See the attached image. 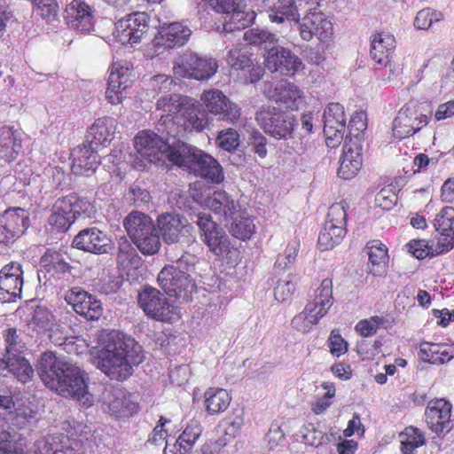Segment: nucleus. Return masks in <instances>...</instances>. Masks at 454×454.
I'll return each instance as SVG.
<instances>
[{
    "label": "nucleus",
    "instance_id": "nucleus-18",
    "mask_svg": "<svg viewBox=\"0 0 454 454\" xmlns=\"http://www.w3.org/2000/svg\"><path fill=\"white\" fill-rule=\"evenodd\" d=\"M191 35V28L181 22L163 24L153 40V46L155 51L180 48L188 43Z\"/></svg>",
    "mask_w": 454,
    "mask_h": 454
},
{
    "label": "nucleus",
    "instance_id": "nucleus-22",
    "mask_svg": "<svg viewBox=\"0 0 454 454\" xmlns=\"http://www.w3.org/2000/svg\"><path fill=\"white\" fill-rule=\"evenodd\" d=\"M3 224L0 226V244L9 245L27 227L28 216L21 207L9 208L3 215Z\"/></svg>",
    "mask_w": 454,
    "mask_h": 454
},
{
    "label": "nucleus",
    "instance_id": "nucleus-57",
    "mask_svg": "<svg viewBox=\"0 0 454 454\" xmlns=\"http://www.w3.org/2000/svg\"><path fill=\"white\" fill-rule=\"evenodd\" d=\"M5 342L4 355L23 352L25 342L21 338V331L15 327H8L3 333Z\"/></svg>",
    "mask_w": 454,
    "mask_h": 454
},
{
    "label": "nucleus",
    "instance_id": "nucleus-15",
    "mask_svg": "<svg viewBox=\"0 0 454 454\" xmlns=\"http://www.w3.org/2000/svg\"><path fill=\"white\" fill-rule=\"evenodd\" d=\"M156 223L163 241L167 244L180 242L182 239L191 236L193 230L184 216L176 213L160 215Z\"/></svg>",
    "mask_w": 454,
    "mask_h": 454
},
{
    "label": "nucleus",
    "instance_id": "nucleus-2",
    "mask_svg": "<svg viewBox=\"0 0 454 454\" xmlns=\"http://www.w3.org/2000/svg\"><path fill=\"white\" fill-rule=\"evenodd\" d=\"M156 108L167 114L161 116L164 123L171 121L176 125V131H168L173 137L185 132H201L208 126V118L199 102L191 97L181 94H169L160 98Z\"/></svg>",
    "mask_w": 454,
    "mask_h": 454
},
{
    "label": "nucleus",
    "instance_id": "nucleus-62",
    "mask_svg": "<svg viewBox=\"0 0 454 454\" xmlns=\"http://www.w3.org/2000/svg\"><path fill=\"white\" fill-rule=\"evenodd\" d=\"M327 346L330 353L335 357H340L348 350V344L341 336L338 329L332 330L327 340Z\"/></svg>",
    "mask_w": 454,
    "mask_h": 454
},
{
    "label": "nucleus",
    "instance_id": "nucleus-16",
    "mask_svg": "<svg viewBox=\"0 0 454 454\" xmlns=\"http://www.w3.org/2000/svg\"><path fill=\"white\" fill-rule=\"evenodd\" d=\"M64 299L77 314L88 320H98L103 314L101 301L80 286L67 290Z\"/></svg>",
    "mask_w": 454,
    "mask_h": 454
},
{
    "label": "nucleus",
    "instance_id": "nucleus-64",
    "mask_svg": "<svg viewBox=\"0 0 454 454\" xmlns=\"http://www.w3.org/2000/svg\"><path fill=\"white\" fill-rule=\"evenodd\" d=\"M345 129L346 128H335V126L324 124V134L327 147L331 149L337 148L343 140Z\"/></svg>",
    "mask_w": 454,
    "mask_h": 454
},
{
    "label": "nucleus",
    "instance_id": "nucleus-10",
    "mask_svg": "<svg viewBox=\"0 0 454 454\" xmlns=\"http://www.w3.org/2000/svg\"><path fill=\"white\" fill-rule=\"evenodd\" d=\"M217 67V63L213 59H203L196 54L188 53L180 56L175 61L173 72L177 78L207 80L215 74Z\"/></svg>",
    "mask_w": 454,
    "mask_h": 454
},
{
    "label": "nucleus",
    "instance_id": "nucleus-29",
    "mask_svg": "<svg viewBox=\"0 0 454 454\" xmlns=\"http://www.w3.org/2000/svg\"><path fill=\"white\" fill-rule=\"evenodd\" d=\"M368 255V269L375 277H382L387 274L389 262L388 249L379 239H372L366 243L364 247Z\"/></svg>",
    "mask_w": 454,
    "mask_h": 454
},
{
    "label": "nucleus",
    "instance_id": "nucleus-30",
    "mask_svg": "<svg viewBox=\"0 0 454 454\" xmlns=\"http://www.w3.org/2000/svg\"><path fill=\"white\" fill-rule=\"evenodd\" d=\"M434 227L445 247L442 251H450L454 247V207H443L434 217Z\"/></svg>",
    "mask_w": 454,
    "mask_h": 454
},
{
    "label": "nucleus",
    "instance_id": "nucleus-38",
    "mask_svg": "<svg viewBox=\"0 0 454 454\" xmlns=\"http://www.w3.org/2000/svg\"><path fill=\"white\" fill-rule=\"evenodd\" d=\"M256 18L253 10H247L246 4L238 8L227 16H223V28L224 32L231 33L236 30H242L251 26Z\"/></svg>",
    "mask_w": 454,
    "mask_h": 454
},
{
    "label": "nucleus",
    "instance_id": "nucleus-59",
    "mask_svg": "<svg viewBox=\"0 0 454 454\" xmlns=\"http://www.w3.org/2000/svg\"><path fill=\"white\" fill-rule=\"evenodd\" d=\"M32 10L35 15L46 20H54L59 12L56 0H32Z\"/></svg>",
    "mask_w": 454,
    "mask_h": 454
},
{
    "label": "nucleus",
    "instance_id": "nucleus-24",
    "mask_svg": "<svg viewBox=\"0 0 454 454\" xmlns=\"http://www.w3.org/2000/svg\"><path fill=\"white\" fill-rule=\"evenodd\" d=\"M130 71L120 63H114L110 68L106 98L109 103L117 105L126 97V90L131 84Z\"/></svg>",
    "mask_w": 454,
    "mask_h": 454
},
{
    "label": "nucleus",
    "instance_id": "nucleus-27",
    "mask_svg": "<svg viewBox=\"0 0 454 454\" xmlns=\"http://www.w3.org/2000/svg\"><path fill=\"white\" fill-rule=\"evenodd\" d=\"M72 172L76 176H90L100 164L98 152L91 144H82L74 148Z\"/></svg>",
    "mask_w": 454,
    "mask_h": 454
},
{
    "label": "nucleus",
    "instance_id": "nucleus-23",
    "mask_svg": "<svg viewBox=\"0 0 454 454\" xmlns=\"http://www.w3.org/2000/svg\"><path fill=\"white\" fill-rule=\"evenodd\" d=\"M362 145L350 139L346 142L340 157L337 175L344 180H351L357 176L363 165Z\"/></svg>",
    "mask_w": 454,
    "mask_h": 454
},
{
    "label": "nucleus",
    "instance_id": "nucleus-26",
    "mask_svg": "<svg viewBox=\"0 0 454 454\" xmlns=\"http://www.w3.org/2000/svg\"><path fill=\"white\" fill-rule=\"evenodd\" d=\"M395 47V38L388 31H376L370 36V56L379 65L387 67L390 63Z\"/></svg>",
    "mask_w": 454,
    "mask_h": 454
},
{
    "label": "nucleus",
    "instance_id": "nucleus-49",
    "mask_svg": "<svg viewBox=\"0 0 454 454\" xmlns=\"http://www.w3.org/2000/svg\"><path fill=\"white\" fill-rule=\"evenodd\" d=\"M227 98L220 90L209 89L201 93L200 99L206 110L215 116L216 113H220L219 110H222L221 105L223 104L225 106L224 100Z\"/></svg>",
    "mask_w": 454,
    "mask_h": 454
},
{
    "label": "nucleus",
    "instance_id": "nucleus-54",
    "mask_svg": "<svg viewBox=\"0 0 454 454\" xmlns=\"http://www.w3.org/2000/svg\"><path fill=\"white\" fill-rule=\"evenodd\" d=\"M21 439H15L10 433L0 434V454H28Z\"/></svg>",
    "mask_w": 454,
    "mask_h": 454
},
{
    "label": "nucleus",
    "instance_id": "nucleus-36",
    "mask_svg": "<svg viewBox=\"0 0 454 454\" xmlns=\"http://www.w3.org/2000/svg\"><path fill=\"white\" fill-rule=\"evenodd\" d=\"M64 203V207L73 215V219L76 221L79 217L91 218L96 215V207L94 202L85 197H82L75 192L69 193L59 198Z\"/></svg>",
    "mask_w": 454,
    "mask_h": 454
},
{
    "label": "nucleus",
    "instance_id": "nucleus-33",
    "mask_svg": "<svg viewBox=\"0 0 454 454\" xmlns=\"http://www.w3.org/2000/svg\"><path fill=\"white\" fill-rule=\"evenodd\" d=\"M117 128V121L114 118L104 116L98 118L90 128V136L92 145L106 146L114 139Z\"/></svg>",
    "mask_w": 454,
    "mask_h": 454
},
{
    "label": "nucleus",
    "instance_id": "nucleus-7",
    "mask_svg": "<svg viewBox=\"0 0 454 454\" xmlns=\"http://www.w3.org/2000/svg\"><path fill=\"white\" fill-rule=\"evenodd\" d=\"M138 303L148 317L157 321L173 324L181 317L177 308L156 288H145L139 293Z\"/></svg>",
    "mask_w": 454,
    "mask_h": 454
},
{
    "label": "nucleus",
    "instance_id": "nucleus-50",
    "mask_svg": "<svg viewBox=\"0 0 454 454\" xmlns=\"http://www.w3.org/2000/svg\"><path fill=\"white\" fill-rule=\"evenodd\" d=\"M133 243L144 255H153L159 252L161 247L160 237L155 229L149 231L148 234L142 235V237L133 240Z\"/></svg>",
    "mask_w": 454,
    "mask_h": 454
},
{
    "label": "nucleus",
    "instance_id": "nucleus-47",
    "mask_svg": "<svg viewBox=\"0 0 454 454\" xmlns=\"http://www.w3.org/2000/svg\"><path fill=\"white\" fill-rule=\"evenodd\" d=\"M399 438L403 454H415L416 449L426 442L423 432L413 426L406 427L399 434Z\"/></svg>",
    "mask_w": 454,
    "mask_h": 454
},
{
    "label": "nucleus",
    "instance_id": "nucleus-28",
    "mask_svg": "<svg viewBox=\"0 0 454 454\" xmlns=\"http://www.w3.org/2000/svg\"><path fill=\"white\" fill-rule=\"evenodd\" d=\"M66 22L74 29L90 31L93 26V12L82 0H73L64 11Z\"/></svg>",
    "mask_w": 454,
    "mask_h": 454
},
{
    "label": "nucleus",
    "instance_id": "nucleus-1",
    "mask_svg": "<svg viewBox=\"0 0 454 454\" xmlns=\"http://www.w3.org/2000/svg\"><path fill=\"white\" fill-rule=\"evenodd\" d=\"M37 372L43 384L50 389L66 397L79 401H89L88 378L78 366L58 357L53 352L41 355Z\"/></svg>",
    "mask_w": 454,
    "mask_h": 454
},
{
    "label": "nucleus",
    "instance_id": "nucleus-63",
    "mask_svg": "<svg viewBox=\"0 0 454 454\" xmlns=\"http://www.w3.org/2000/svg\"><path fill=\"white\" fill-rule=\"evenodd\" d=\"M397 201V195L390 187L382 188L375 196V205L383 210H390Z\"/></svg>",
    "mask_w": 454,
    "mask_h": 454
},
{
    "label": "nucleus",
    "instance_id": "nucleus-32",
    "mask_svg": "<svg viewBox=\"0 0 454 454\" xmlns=\"http://www.w3.org/2000/svg\"><path fill=\"white\" fill-rule=\"evenodd\" d=\"M206 206L220 221H228L238 213L239 205L225 191L218 190L206 200Z\"/></svg>",
    "mask_w": 454,
    "mask_h": 454
},
{
    "label": "nucleus",
    "instance_id": "nucleus-35",
    "mask_svg": "<svg viewBox=\"0 0 454 454\" xmlns=\"http://www.w3.org/2000/svg\"><path fill=\"white\" fill-rule=\"evenodd\" d=\"M123 226L133 241L142 235L148 234L149 231H153L155 224L148 215L132 211L125 217Z\"/></svg>",
    "mask_w": 454,
    "mask_h": 454
},
{
    "label": "nucleus",
    "instance_id": "nucleus-12",
    "mask_svg": "<svg viewBox=\"0 0 454 454\" xmlns=\"http://www.w3.org/2000/svg\"><path fill=\"white\" fill-rule=\"evenodd\" d=\"M134 145L137 153L148 160V161L157 164L166 160L170 162L169 153L172 150H180L170 146L159 135L148 131H139L134 139Z\"/></svg>",
    "mask_w": 454,
    "mask_h": 454
},
{
    "label": "nucleus",
    "instance_id": "nucleus-13",
    "mask_svg": "<svg viewBox=\"0 0 454 454\" xmlns=\"http://www.w3.org/2000/svg\"><path fill=\"white\" fill-rule=\"evenodd\" d=\"M264 66L272 73L283 75H294L303 69V63L289 48L273 45L264 55Z\"/></svg>",
    "mask_w": 454,
    "mask_h": 454
},
{
    "label": "nucleus",
    "instance_id": "nucleus-37",
    "mask_svg": "<svg viewBox=\"0 0 454 454\" xmlns=\"http://www.w3.org/2000/svg\"><path fill=\"white\" fill-rule=\"evenodd\" d=\"M21 147V142L17 137V131L12 127H0V159L6 162L13 161Z\"/></svg>",
    "mask_w": 454,
    "mask_h": 454
},
{
    "label": "nucleus",
    "instance_id": "nucleus-45",
    "mask_svg": "<svg viewBox=\"0 0 454 454\" xmlns=\"http://www.w3.org/2000/svg\"><path fill=\"white\" fill-rule=\"evenodd\" d=\"M271 22L283 23L285 20L299 21L300 14L294 0H278L269 14Z\"/></svg>",
    "mask_w": 454,
    "mask_h": 454
},
{
    "label": "nucleus",
    "instance_id": "nucleus-20",
    "mask_svg": "<svg viewBox=\"0 0 454 454\" xmlns=\"http://www.w3.org/2000/svg\"><path fill=\"white\" fill-rule=\"evenodd\" d=\"M23 287V270L20 263L11 262L0 270V300L15 301L20 298Z\"/></svg>",
    "mask_w": 454,
    "mask_h": 454
},
{
    "label": "nucleus",
    "instance_id": "nucleus-39",
    "mask_svg": "<svg viewBox=\"0 0 454 454\" xmlns=\"http://www.w3.org/2000/svg\"><path fill=\"white\" fill-rule=\"evenodd\" d=\"M276 102L284 104L291 110H297L303 100V92L295 84L289 82H280L275 88Z\"/></svg>",
    "mask_w": 454,
    "mask_h": 454
},
{
    "label": "nucleus",
    "instance_id": "nucleus-11",
    "mask_svg": "<svg viewBox=\"0 0 454 454\" xmlns=\"http://www.w3.org/2000/svg\"><path fill=\"white\" fill-rule=\"evenodd\" d=\"M150 16L145 12H136L115 23L114 35L121 44L133 45L141 41L149 29Z\"/></svg>",
    "mask_w": 454,
    "mask_h": 454
},
{
    "label": "nucleus",
    "instance_id": "nucleus-9",
    "mask_svg": "<svg viewBox=\"0 0 454 454\" xmlns=\"http://www.w3.org/2000/svg\"><path fill=\"white\" fill-rule=\"evenodd\" d=\"M255 120L265 133L281 139L291 137L296 120L275 106L262 107L256 113Z\"/></svg>",
    "mask_w": 454,
    "mask_h": 454
},
{
    "label": "nucleus",
    "instance_id": "nucleus-58",
    "mask_svg": "<svg viewBox=\"0 0 454 454\" xmlns=\"http://www.w3.org/2000/svg\"><path fill=\"white\" fill-rule=\"evenodd\" d=\"M383 316H372L369 318L360 320L355 326L356 332L362 337L367 338L374 335L380 326L387 323Z\"/></svg>",
    "mask_w": 454,
    "mask_h": 454
},
{
    "label": "nucleus",
    "instance_id": "nucleus-53",
    "mask_svg": "<svg viewBox=\"0 0 454 454\" xmlns=\"http://www.w3.org/2000/svg\"><path fill=\"white\" fill-rule=\"evenodd\" d=\"M244 40L251 45L262 46V44L275 45L278 42V36L267 30L259 28H251L244 33Z\"/></svg>",
    "mask_w": 454,
    "mask_h": 454
},
{
    "label": "nucleus",
    "instance_id": "nucleus-25",
    "mask_svg": "<svg viewBox=\"0 0 454 454\" xmlns=\"http://www.w3.org/2000/svg\"><path fill=\"white\" fill-rule=\"evenodd\" d=\"M451 403L445 399H434L427 403L425 420L429 429L436 434H442L450 425Z\"/></svg>",
    "mask_w": 454,
    "mask_h": 454
},
{
    "label": "nucleus",
    "instance_id": "nucleus-52",
    "mask_svg": "<svg viewBox=\"0 0 454 454\" xmlns=\"http://www.w3.org/2000/svg\"><path fill=\"white\" fill-rule=\"evenodd\" d=\"M324 124L346 128V115L344 107L340 103H330L324 112Z\"/></svg>",
    "mask_w": 454,
    "mask_h": 454
},
{
    "label": "nucleus",
    "instance_id": "nucleus-55",
    "mask_svg": "<svg viewBox=\"0 0 454 454\" xmlns=\"http://www.w3.org/2000/svg\"><path fill=\"white\" fill-rule=\"evenodd\" d=\"M348 204L345 200L333 204L327 212L326 224L347 228Z\"/></svg>",
    "mask_w": 454,
    "mask_h": 454
},
{
    "label": "nucleus",
    "instance_id": "nucleus-4",
    "mask_svg": "<svg viewBox=\"0 0 454 454\" xmlns=\"http://www.w3.org/2000/svg\"><path fill=\"white\" fill-rule=\"evenodd\" d=\"M170 163L183 168L189 173L201 177L211 184H221L224 179L223 169L211 155L196 147L172 150Z\"/></svg>",
    "mask_w": 454,
    "mask_h": 454
},
{
    "label": "nucleus",
    "instance_id": "nucleus-17",
    "mask_svg": "<svg viewBox=\"0 0 454 454\" xmlns=\"http://www.w3.org/2000/svg\"><path fill=\"white\" fill-rule=\"evenodd\" d=\"M299 32L304 41H310L317 36L321 42H328L333 35L331 20L320 11H310L299 23Z\"/></svg>",
    "mask_w": 454,
    "mask_h": 454
},
{
    "label": "nucleus",
    "instance_id": "nucleus-46",
    "mask_svg": "<svg viewBox=\"0 0 454 454\" xmlns=\"http://www.w3.org/2000/svg\"><path fill=\"white\" fill-rule=\"evenodd\" d=\"M406 247L408 252L419 260H423L427 257H434L448 252L442 251L444 247L443 244L439 239L435 246H430L426 239H411L407 243Z\"/></svg>",
    "mask_w": 454,
    "mask_h": 454
},
{
    "label": "nucleus",
    "instance_id": "nucleus-3",
    "mask_svg": "<svg viewBox=\"0 0 454 454\" xmlns=\"http://www.w3.org/2000/svg\"><path fill=\"white\" fill-rule=\"evenodd\" d=\"M100 341L104 349L99 356L98 368L111 380H127L132 374L129 348L134 344V339L114 330L101 333Z\"/></svg>",
    "mask_w": 454,
    "mask_h": 454
},
{
    "label": "nucleus",
    "instance_id": "nucleus-43",
    "mask_svg": "<svg viewBox=\"0 0 454 454\" xmlns=\"http://www.w3.org/2000/svg\"><path fill=\"white\" fill-rule=\"evenodd\" d=\"M347 234V228L325 223L317 239V247L321 251L332 250L340 244Z\"/></svg>",
    "mask_w": 454,
    "mask_h": 454
},
{
    "label": "nucleus",
    "instance_id": "nucleus-40",
    "mask_svg": "<svg viewBox=\"0 0 454 454\" xmlns=\"http://www.w3.org/2000/svg\"><path fill=\"white\" fill-rule=\"evenodd\" d=\"M56 317L49 309L43 306H36L27 322V325L37 335L44 336L47 332L56 325Z\"/></svg>",
    "mask_w": 454,
    "mask_h": 454
},
{
    "label": "nucleus",
    "instance_id": "nucleus-14",
    "mask_svg": "<svg viewBox=\"0 0 454 454\" xmlns=\"http://www.w3.org/2000/svg\"><path fill=\"white\" fill-rule=\"evenodd\" d=\"M227 63L231 69L237 72L246 83L259 82L263 74V67L253 58V54L246 49H231L227 55Z\"/></svg>",
    "mask_w": 454,
    "mask_h": 454
},
{
    "label": "nucleus",
    "instance_id": "nucleus-34",
    "mask_svg": "<svg viewBox=\"0 0 454 454\" xmlns=\"http://www.w3.org/2000/svg\"><path fill=\"white\" fill-rule=\"evenodd\" d=\"M104 402L116 417H127L136 409V404L129 400V395L120 388L105 393Z\"/></svg>",
    "mask_w": 454,
    "mask_h": 454
},
{
    "label": "nucleus",
    "instance_id": "nucleus-51",
    "mask_svg": "<svg viewBox=\"0 0 454 454\" xmlns=\"http://www.w3.org/2000/svg\"><path fill=\"white\" fill-rule=\"evenodd\" d=\"M137 259V253L132 244L126 238H121L118 242L117 263L126 268L134 264Z\"/></svg>",
    "mask_w": 454,
    "mask_h": 454
},
{
    "label": "nucleus",
    "instance_id": "nucleus-61",
    "mask_svg": "<svg viewBox=\"0 0 454 454\" xmlns=\"http://www.w3.org/2000/svg\"><path fill=\"white\" fill-rule=\"evenodd\" d=\"M216 141L222 149L233 152L239 145V134L236 129L228 128L218 132Z\"/></svg>",
    "mask_w": 454,
    "mask_h": 454
},
{
    "label": "nucleus",
    "instance_id": "nucleus-31",
    "mask_svg": "<svg viewBox=\"0 0 454 454\" xmlns=\"http://www.w3.org/2000/svg\"><path fill=\"white\" fill-rule=\"evenodd\" d=\"M0 368L7 369L19 381L27 383L32 380L35 371L23 352L4 355Z\"/></svg>",
    "mask_w": 454,
    "mask_h": 454
},
{
    "label": "nucleus",
    "instance_id": "nucleus-42",
    "mask_svg": "<svg viewBox=\"0 0 454 454\" xmlns=\"http://www.w3.org/2000/svg\"><path fill=\"white\" fill-rule=\"evenodd\" d=\"M232 223L229 228L230 233L236 239L243 241L251 239L256 231L254 219L247 211H242L238 216L231 218Z\"/></svg>",
    "mask_w": 454,
    "mask_h": 454
},
{
    "label": "nucleus",
    "instance_id": "nucleus-60",
    "mask_svg": "<svg viewBox=\"0 0 454 454\" xmlns=\"http://www.w3.org/2000/svg\"><path fill=\"white\" fill-rule=\"evenodd\" d=\"M223 104L221 105L222 110L220 113H216L215 118L217 121H225L230 124H235L239 121L241 116V108L229 98L224 100Z\"/></svg>",
    "mask_w": 454,
    "mask_h": 454
},
{
    "label": "nucleus",
    "instance_id": "nucleus-44",
    "mask_svg": "<svg viewBox=\"0 0 454 454\" xmlns=\"http://www.w3.org/2000/svg\"><path fill=\"white\" fill-rule=\"evenodd\" d=\"M40 264L45 270L54 275L70 273L72 267L65 261L62 254L52 249H47L40 259Z\"/></svg>",
    "mask_w": 454,
    "mask_h": 454
},
{
    "label": "nucleus",
    "instance_id": "nucleus-56",
    "mask_svg": "<svg viewBox=\"0 0 454 454\" xmlns=\"http://www.w3.org/2000/svg\"><path fill=\"white\" fill-rule=\"evenodd\" d=\"M443 20V14L430 7L423 8L418 12L414 19V27L418 29L427 30L432 27L434 22Z\"/></svg>",
    "mask_w": 454,
    "mask_h": 454
},
{
    "label": "nucleus",
    "instance_id": "nucleus-5",
    "mask_svg": "<svg viewBox=\"0 0 454 454\" xmlns=\"http://www.w3.org/2000/svg\"><path fill=\"white\" fill-rule=\"evenodd\" d=\"M192 269L187 256L182 254L176 262L164 266L160 271V286L168 296L188 299L197 290L196 282L191 275Z\"/></svg>",
    "mask_w": 454,
    "mask_h": 454
},
{
    "label": "nucleus",
    "instance_id": "nucleus-41",
    "mask_svg": "<svg viewBox=\"0 0 454 454\" xmlns=\"http://www.w3.org/2000/svg\"><path fill=\"white\" fill-rule=\"evenodd\" d=\"M204 398L206 410L211 415L223 412L231 401L228 391L221 387H209L204 393Z\"/></svg>",
    "mask_w": 454,
    "mask_h": 454
},
{
    "label": "nucleus",
    "instance_id": "nucleus-19",
    "mask_svg": "<svg viewBox=\"0 0 454 454\" xmlns=\"http://www.w3.org/2000/svg\"><path fill=\"white\" fill-rule=\"evenodd\" d=\"M197 224L201 232L203 242L216 255L229 250V238L223 229L212 220L209 215L199 214Z\"/></svg>",
    "mask_w": 454,
    "mask_h": 454
},
{
    "label": "nucleus",
    "instance_id": "nucleus-8",
    "mask_svg": "<svg viewBox=\"0 0 454 454\" xmlns=\"http://www.w3.org/2000/svg\"><path fill=\"white\" fill-rule=\"evenodd\" d=\"M431 115L424 114L416 103L405 104L393 122V134L399 140L410 137L426 127Z\"/></svg>",
    "mask_w": 454,
    "mask_h": 454
},
{
    "label": "nucleus",
    "instance_id": "nucleus-48",
    "mask_svg": "<svg viewBox=\"0 0 454 454\" xmlns=\"http://www.w3.org/2000/svg\"><path fill=\"white\" fill-rule=\"evenodd\" d=\"M67 208L64 207L63 201L58 199L54 205V211L51 215L50 224L58 231H67L75 222Z\"/></svg>",
    "mask_w": 454,
    "mask_h": 454
},
{
    "label": "nucleus",
    "instance_id": "nucleus-6",
    "mask_svg": "<svg viewBox=\"0 0 454 454\" xmlns=\"http://www.w3.org/2000/svg\"><path fill=\"white\" fill-rule=\"evenodd\" d=\"M333 303V279L326 278L316 290L314 300L305 306L303 311L293 317L292 327L302 333H309L327 314Z\"/></svg>",
    "mask_w": 454,
    "mask_h": 454
},
{
    "label": "nucleus",
    "instance_id": "nucleus-21",
    "mask_svg": "<svg viewBox=\"0 0 454 454\" xmlns=\"http://www.w3.org/2000/svg\"><path fill=\"white\" fill-rule=\"evenodd\" d=\"M72 247L84 252L102 254L111 248V239L97 227L85 228L74 236Z\"/></svg>",
    "mask_w": 454,
    "mask_h": 454
}]
</instances>
